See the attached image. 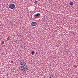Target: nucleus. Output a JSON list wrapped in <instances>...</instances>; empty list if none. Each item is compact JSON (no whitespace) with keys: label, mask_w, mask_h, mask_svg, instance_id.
I'll return each mask as SVG.
<instances>
[{"label":"nucleus","mask_w":78,"mask_h":78,"mask_svg":"<svg viewBox=\"0 0 78 78\" xmlns=\"http://www.w3.org/2000/svg\"><path fill=\"white\" fill-rule=\"evenodd\" d=\"M24 66H21L20 68V70H21V71H23L24 70Z\"/></svg>","instance_id":"20e7f679"},{"label":"nucleus","mask_w":78,"mask_h":78,"mask_svg":"<svg viewBox=\"0 0 78 78\" xmlns=\"http://www.w3.org/2000/svg\"><path fill=\"white\" fill-rule=\"evenodd\" d=\"M27 68H25L24 67V70L23 71V72H25V71H27Z\"/></svg>","instance_id":"423d86ee"},{"label":"nucleus","mask_w":78,"mask_h":78,"mask_svg":"<svg viewBox=\"0 0 78 78\" xmlns=\"http://www.w3.org/2000/svg\"><path fill=\"white\" fill-rule=\"evenodd\" d=\"M40 13H38L37 14L34 15V16H40Z\"/></svg>","instance_id":"0eeeda50"},{"label":"nucleus","mask_w":78,"mask_h":78,"mask_svg":"<svg viewBox=\"0 0 78 78\" xmlns=\"http://www.w3.org/2000/svg\"><path fill=\"white\" fill-rule=\"evenodd\" d=\"M69 5L71 6H73V2H69Z\"/></svg>","instance_id":"39448f33"},{"label":"nucleus","mask_w":78,"mask_h":78,"mask_svg":"<svg viewBox=\"0 0 78 78\" xmlns=\"http://www.w3.org/2000/svg\"><path fill=\"white\" fill-rule=\"evenodd\" d=\"M38 2V1H35V2H34L35 4L36 5H37V2Z\"/></svg>","instance_id":"6e6552de"},{"label":"nucleus","mask_w":78,"mask_h":78,"mask_svg":"<svg viewBox=\"0 0 78 78\" xmlns=\"http://www.w3.org/2000/svg\"><path fill=\"white\" fill-rule=\"evenodd\" d=\"M20 66H24L26 65V63L25 62H22L20 63Z\"/></svg>","instance_id":"f03ea898"},{"label":"nucleus","mask_w":78,"mask_h":78,"mask_svg":"<svg viewBox=\"0 0 78 78\" xmlns=\"http://www.w3.org/2000/svg\"><path fill=\"white\" fill-rule=\"evenodd\" d=\"M32 55H33V54H34V51H32Z\"/></svg>","instance_id":"1a4fd4ad"},{"label":"nucleus","mask_w":78,"mask_h":78,"mask_svg":"<svg viewBox=\"0 0 78 78\" xmlns=\"http://www.w3.org/2000/svg\"><path fill=\"white\" fill-rule=\"evenodd\" d=\"M31 25H32L33 26H36V25H37V23L35 22H34L31 23Z\"/></svg>","instance_id":"7ed1b4c3"},{"label":"nucleus","mask_w":78,"mask_h":78,"mask_svg":"<svg viewBox=\"0 0 78 78\" xmlns=\"http://www.w3.org/2000/svg\"><path fill=\"white\" fill-rule=\"evenodd\" d=\"M7 40H8L9 39V37H8V38H7Z\"/></svg>","instance_id":"9d476101"},{"label":"nucleus","mask_w":78,"mask_h":78,"mask_svg":"<svg viewBox=\"0 0 78 78\" xmlns=\"http://www.w3.org/2000/svg\"><path fill=\"white\" fill-rule=\"evenodd\" d=\"M9 8L10 9H14L15 8V5L14 4H11L10 5Z\"/></svg>","instance_id":"f257e3e1"}]
</instances>
